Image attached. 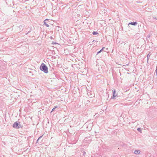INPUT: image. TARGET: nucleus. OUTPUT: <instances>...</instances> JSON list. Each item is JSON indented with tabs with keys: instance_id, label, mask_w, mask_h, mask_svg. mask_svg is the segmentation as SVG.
Masks as SVG:
<instances>
[{
	"instance_id": "f257e3e1",
	"label": "nucleus",
	"mask_w": 157,
	"mask_h": 157,
	"mask_svg": "<svg viewBox=\"0 0 157 157\" xmlns=\"http://www.w3.org/2000/svg\"><path fill=\"white\" fill-rule=\"evenodd\" d=\"M40 70L43 71L45 73H48V68L46 65L44 63H42L40 67Z\"/></svg>"
},
{
	"instance_id": "f03ea898",
	"label": "nucleus",
	"mask_w": 157,
	"mask_h": 157,
	"mask_svg": "<svg viewBox=\"0 0 157 157\" xmlns=\"http://www.w3.org/2000/svg\"><path fill=\"white\" fill-rule=\"evenodd\" d=\"M13 127L15 128L18 129L22 128L23 125L20 124V123L18 121L15 122L13 125Z\"/></svg>"
},
{
	"instance_id": "7ed1b4c3",
	"label": "nucleus",
	"mask_w": 157,
	"mask_h": 157,
	"mask_svg": "<svg viewBox=\"0 0 157 157\" xmlns=\"http://www.w3.org/2000/svg\"><path fill=\"white\" fill-rule=\"evenodd\" d=\"M116 91V90L115 89L113 90V96L111 97L110 99L115 100L119 97Z\"/></svg>"
},
{
	"instance_id": "20e7f679",
	"label": "nucleus",
	"mask_w": 157,
	"mask_h": 157,
	"mask_svg": "<svg viewBox=\"0 0 157 157\" xmlns=\"http://www.w3.org/2000/svg\"><path fill=\"white\" fill-rule=\"evenodd\" d=\"M49 19H46L44 21V25L47 27H49V25L47 24L48 23Z\"/></svg>"
},
{
	"instance_id": "39448f33",
	"label": "nucleus",
	"mask_w": 157,
	"mask_h": 157,
	"mask_svg": "<svg viewBox=\"0 0 157 157\" xmlns=\"http://www.w3.org/2000/svg\"><path fill=\"white\" fill-rule=\"evenodd\" d=\"M138 24V23L136 22H131L129 23L128 25H131L134 26H136V25Z\"/></svg>"
},
{
	"instance_id": "423d86ee",
	"label": "nucleus",
	"mask_w": 157,
	"mask_h": 157,
	"mask_svg": "<svg viewBox=\"0 0 157 157\" xmlns=\"http://www.w3.org/2000/svg\"><path fill=\"white\" fill-rule=\"evenodd\" d=\"M140 152V150H136L134 151V153L135 154L138 155L139 154Z\"/></svg>"
},
{
	"instance_id": "0eeeda50",
	"label": "nucleus",
	"mask_w": 157,
	"mask_h": 157,
	"mask_svg": "<svg viewBox=\"0 0 157 157\" xmlns=\"http://www.w3.org/2000/svg\"><path fill=\"white\" fill-rule=\"evenodd\" d=\"M31 31V28L29 29V30H26L25 32H26L25 35H27Z\"/></svg>"
},
{
	"instance_id": "6e6552de",
	"label": "nucleus",
	"mask_w": 157,
	"mask_h": 157,
	"mask_svg": "<svg viewBox=\"0 0 157 157\" xmlns=\"http://www.w3.org/2000/svg\"><path fill=\"white\" fill-rule=\"evenodd\" d=\"M57 108H59V106H54V107L52 109V110L51 111V112L54 111L55 109Z\"/></svg>"
},
{
	"instance_id": "1a4fd4ad",
	"label": "nucleus",
	"mask_w": 157,
	"mask_h": 157,
	"mask_svg": "<svg viewBox=\"0 0 157 157\" xmlns=\"http://www.w3.org/2000/svg\"><path fill=\"white\" fill-rule=\"evenodd\" d=\"M44 134L42 135V136H40L38 138V139L37 140V141L36 142V143H38L39 140L42 137Z\"/></svg>"
},
{
	"instance_id": "9d476101",
	"label": "nucleus",
	"mask_w": 157,
	"mask_h": 157,
	"mask_svg": "<svg viewBox=\"0 0 157 157\" xmlns=\"http://www.w3.org/2000/svg\"><path fill=\"white\" fill-rule=\"evenodd\" d=\"M151 56V54H150V53H149L147 55V62H148V61L149 60V57H150V56Z\"/></svg>"
},
{
	"instance_id": "9b49d317",
	"label": "nucleus",
	"mask_w": 157,
	"mask_h": 157,
	"mask_svg": "<svg viewBox=\"0 0 157 157\" xmlns=\"http://www.w3.org/2000/svg\"><path fill=\"white\" fill-rule=\"evenodd\" d=\"M92 34L93 35H97V34H98V32L97 31H94L92 33Z\"/></svg>"
},
{
	"instance_id": "f8f14e48",
	"label": "nucleus",
	"mask_w": 157,
	"mask_h": 157,
	"mask_svg": "<svg viewBox=\"0 0 157 157\" xmlns=\"http://www.w3.org/2000/svg\"><path fill=\"white\" fill-rule=\"evenodd\" d=\"M142 129H141L140 128H139L137 129V131L140 133H141L142 132Z\"/></svg>"
},
{
	"instance_id": "ddd939ff",
	"label": "nucleus",
	"mask_w": 157,
	"mask_h": 157,
	"mask_svg": "<svg viewBox=\"0 0 157 157\" xmlns=\"http://www.w3.org/2000/svg\"><path fill=\"white\" fill-rule=\"evenodd\" d=\"M105 48V47H103L100 50V52H101L103 51V49H104Z\"/></svg>"
},
{
	"instance_id": "4468645a",
	"label": "nucleus",
	"mask_w": 157,
	"mask_h": 157,
	"mask_svg": "<svg viewBox=\"0 0 157 157\" xmlns=\"http://www.w3.org/2000/svg\"><path fill=\"white\" fill-rule=\"evenodd\" d=\"M101 52H100V50L98 52L97 54H96V56H97V55H98L99 53H101Z\"/></svg>"
},
{
	"instance_id": "2eb2a0df",
	"label": "nucleus",
	"mask_w": 157,
	"mask_h": 157,
	"mask_svg": "<svg viewBox=\"0 0 157 157\" xmlns=\"http://www.w3.org/2000/svg\"><path fill=\"white\" fill-rule=\"evenodd\" d=\"M52 44H57V43H56V42H52Z\"/></svg>"
},
{
	"instance_id": "dca6fc26",
	"label": "nucleus",
	"mask_w": 157,
	"mask_h": 157,
	"mask_svg": "<svg viewBox=\"0 0 157 157\" xmlns=\"http://www.w3.org/2000/svg\"><path fill=\"white\" fill-rule=\"evenodd\" d=\"M93 42H90L89 43V44L90 45H91L92 44V43Z\"/></svg>"
},
{
	"instance_id": "f3484780",
	"label": "nucleus",
	"mask_w": 157,
	"mask_h": 157,
	"mask_svg": "<svg viewBox=\"0 0 157 157\" xmlns=\"http://www.w3.org/2000/svg\"><path fill=\"white\" fill-rule=\"evenodd\" d=\"M150 35H147V38H150Z\"/></svg>"
},
{
	"instance_id": "a211bd4d",
	"label": "nucleus",
	"mask_w": 157,
	"mask_h": 157,
	"mask_svg": "<svg viewBox=\"0 0 157 157\" xmlns=\"http://www.w3.org/2000/svg\"><path fill=\"white\" fill-rule=\"evenodd\" d=\"M86 153L85 152H84L83 153V156H84L85 155Z\"/></svg>"
},
{
	"instance_id": "6ab92c4d",
	"label": "nucleus",
	"mask_w": 157,
	"mask_h": 157,
	"mask_svg": "<svg viewBox=\"0 0 157 157\" xmlns=\"http://www.w3.org/2000/svg\"><path fill=\"white\" fill-rule=\"evenodd\" d=\"M29 73L32 74L31 75L32 76L33 75V74L32 73V72L31 71H29Z\"/></svg>"
},
{
	"instance_id": "aec40b11",
	"label": "nucleus",
	"mask_w": 157,
	"mask_h": 157,
	"mask_svg": "<svg viewBox=\"0 0 157 157\" xmlns=\"http://www.w3.org/2000/svg\"><path fill=\"white\" fill-rule=\"evenodd\" d=\"M95 41H96V42H98V41H96V40L95 41V40H93V41H92V42H95Z\"/></svg>"
},
{
	"instance_id": "412c9836",
	"label": "nucleus",
	"mask_w": 157,
	"mask_h": 157,
	"mask_svg": "<svg viewBox=\"0 0 157 157\" xmlns=\"http://www.w3.org/2000/svg\"><path fill=\"white\" fill-rule=\"evenodd\" d=\"M42 142V140H41V141H40V142L39 143H41Z\"/></svg>"
},
{
	"instance_id": "4be33fe9",
	"label": "nucleus",
	"mask_w": 157,
	"mask_h": 157,
	"mask_svg": "<svg viewBox=\"0 0 157 157\" xmlns=\"http://www.w3.org/2000/svg\"><path fill=\"white\" fill-rule=\"evenodd\" d=\"M51 39H52V37L51 36Z\"/></svg>"
}]
</instances>
